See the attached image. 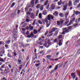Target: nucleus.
Instances as JSON below:
<instances>
[{"label":"nucleus","mask_w":80,"mask_h":80,"mask_svg":"<svg viewBox=\"0 0 80 80\" xmlns=\"http://www.w3.org/2000/svg\"><path fill=\"white\" fill-rule=\"evenodd\" d=\"M55 17H57L58 15V12L57 11H55Z\"/></svg>","instance_id":"72a5a7b5"},{"label":"nucleus","mask_w":80,"mask_h":80,"mask_svg":"<svg viewBox=\"0 0 80 80\" xmlns=\"http://www.w3.org/2000/svg\"><path fill=\"white\" fill-rule=\"evenodd\" d=\"M53 33H51L50 35H47V37H51L52 35H53Z\"/></svg>","instance_id":"3c124183"},{"label":"nucleus","mask_w":80,"mask_h":80,"mask_svg":"<svg viewBox=\"0 0 80 80\" xmlns=\"http://www.w3.org/2000/svg\"><path fill=\"white\" fill-rule=\"evenodd\" d=\"M39 18H42V14L40 13L39 14Z\"/></svg>","instance_id":"de8ad7c7"},{"label":"nucleus","mask_w":80,"mask_h":80,"mask_svg":"<svg viewBox=\"0 0 80 80\" xmlns=\"http://www.w3.org/2000/svg\"><path fill=\"white\" fill-rule=\"evenodd\" d=\"M80 2V0H75V1L73 2V4L74 5H77V3H79Z\"/></svg>","instance_id":"4468645a"},{"label":"nucleus","mask_w":80,"mask_h":80,"mask_svg":"<svg viewBox=\"0 0 80 80\" xmlns=\"http://www.w3.org/2000/svg\"><path fill=\"white\" fill-rule=\"evenodd\" d=\"M34 2H35V0H32L30 2V3L31 5V7L32 8H33L34 7Z\"/></svg>","instance_id":"0eeeda50"},{"label":"nucleus","mask_w":80,"mask_h":80,"mask_svg":"<svg viewBox=\"0 0 80 80\" xmlns=\"http://www.w3.org/2000/svg\"><path fill=\"white\" fill-rule=\"evenodd\" d=\"M29 28H30V27L29 26V27L27 26L25 28L26 29V30H29Z\"/></svg>","instance_id":"603ef678"},{"label":"nucleus","mask_w":80,"mask_h":80,"mask_svg":"<svg viewBox=\"0 0 80 80\" xmlns=\"http://www.w3.org/2000/svg\"><path fill=\"white\" fill-rule=\"evenodd\" d=\"M48 0H47L45 3L44 5H43L44 6H46V5H47V3H48Z\"/></svg>","instance_id":"c756f323"},{"label":"nucleus","mask_w":80,"mask_h":80,"mask_svg":"<svg viewBox=\"0 0 80 80\" xmlns=\"http://www.w3.org/2000/svg\"><path fill=\"white\" fill-rule=\"evenodd\" d=\"M71 77L73 79H75L76 77V75L74 73H72Z\"/></svg>","instance_id":"1a4fd4ad"},{"label":"nucleus","mask_w":80,"mask_h":80,"mask_svg":"<svg viewBox=\"0 0 80 80\" xmlns=\"http://www.w3.org/2000/svg\"><path fill=\"white\" fill-rule=\"evenodd\" d=\"M31 18H34V14H33V13L32 12L31 14Z\"/></svg>","instance_id":"a878e982"},{"label":"nucleus","mask_w":80,"mask_h":80,"mask_svg":"<svg viewBox=\"0 0 80 80\" xmlns=\"http://www.w3.org/2000/svg\"><path fill=\"white\" fill-rule=\"evenodd\" d=\"M64 21L63 19H61L60 21H57V25H58V26H60V25H61L63 24V22Z\"/></svg>","instance_id":"f03ea898"},{"label":"nucleus","mask_w":80,"mask_h":80,"mask_svg":"<svg viewBox=\"0 0 80 80\" xmlns=\"http://www.w3.org/2000/svg\"><path fill=\"white\" fill-rule=\"evenodd\" d=\"M68 4H66L64 6H63V9L64 11H65L67 8V6Z\"/></svg>","instance_id":"f8f14e48"},{"label":"nucleus","mask_w":80,"mask_h":80,"mask_svg":"<svg viewBox=\"0 0 80 80\" xmlns=\"http://www.w3.org/2000/svg\"><path fill=\"white\" fill-rule=\"evenodd\" d=\"M68 22H69V20H68L65 22V25H67V24H68Z\"/></svg>","instance_id":"4d7b16f0"},{"label":"nucleus","mask_w":80,"mask_h":80,"mask_svg":"<svg viewBox=\"0 0 80 80\" xmlns=\"http://www.w3.org/2000/svg\"><path fill=\"white\" fill-rule=\"evenodd\" d=\"M5 47H2V51H0V54H2H2H5Z\"/></svg>","instance_id":"6e6552de"},{"label":"nucleus","mask_w":80,"mask_h":80,"mask_svg":"<svg viewBox=\"0 0 80 80\" xmlns=\"http://www.w3.org/2000/svg\"><path fill=\"white\" fill-rule=\"evenodd\" d=\"M15 3L13 2V3L12 4L10 8H13L14 6H15Z\"/></svg>","instance_id":"bb28decb"},{"label":"nucleus","mask_w":80,"mask_h":80,"mask_svg":"<svg viewBox=\"0 0 80 80\" xmlns=\"http://www.w3.org/2000/svg\"><path fill=\"white\" fill-rule=\"evenodd\" d=\"M41 64V63H38L36 64L35 65L36 66V67H39L40 65Z\"/></svg>","instance_id":"2f4dec72"},{"label":"nucleus","mask_w":80,"mask_h":80,"mask_svg":"<svg viewBox=\"0 0 80 80\" xmlns=\"http://www.w3.org/2000/svg\"><path fill=\"white\" fill-rule=\"evenodd\" d=\"M43 45L46 47H47V42H46Z\"/></svg>","instance_id":"13d9d810"},{"label":"nucleus","mask_w":80,"mask_h":80,"mask_svg":"<svg viewBox=\"0 0 80 80\" xmlns=\"http://www.w3.org/2000/svg\"><path fill=\"white\" fill-rule=\"evenodd\" d=\"M35 62H36V63H40V61H39V60H36L35 61Z\"/></svg>","instance_id":"e2e57ef3"},{"label":"nucleus","mask_w":80,"mask_h":80,"mask_svg":"<svg viewBox=\"0 0 80 80\" xmlns=\"http://www.w3.org/2000/svg\"><path fill=\"white\" fill-rule=\"evenodd\" d=\"M32 37H33V34L32 32L30 33V35H28L27 36L28 38H31Z\"/></svg>","instance_id":"dca6fc26"},{"label":"nucleus","mask_w":80,"mask_h":80,"mask_svg":"<svg viewBox=\"0 0 80 80\" xmlns=\"http://www.w3.org/2000/svg\"><path fill=\"white\" fill-rule=\"evenodd\" d=\"M35 21H36V19L34 20V22L32 23V25H33V26L35 25Z\"/></svg>","instance_id":"c03bdc74"},{"label":"nucleus","mask_w":80,"mask_h":80,"mask_svg":"<svg viewBox=\"0 0 80 80\" xmlns=\"http://www.w3.org/2000/svg\"><path fill=\"white\" fill-rule=\"evenodd\" d=\"M58 6H60V5H61L62 4V0H60L59 2H58Z\"/></svg>","instance_id":"6ab92c4d"},{"label":"nucleus","mask_w":80,"mask_h":80,"mask_svg":"<svg viewBox=\"0 0 80 80\" xmlns=\"http://www.w3.org/2000/svg\"><path fill=\"white\" fill-rule=\"evenodd\" d=\"M27 14L28 15H30V14H31V13L29 12H27Z\"/></svg>","instance_id":"338daca9"},{"label":"nucleus","mask_w":80,"mask_h":80,"mask_svg":"<svg viewBox=\"0 0 80 80\" xmlns=\"http://www.w3.org/2000/svg\"><path fill=\"white\" fill-rule=\"evenodd\" d=\"M72 27L73 26H72L69 27H67V28L68 29V30H70V29H71V28H72Z\"/></svg>","instance_id":"f704fd0d"},{"label":"nucleus","mask_w":80,"mask_h":80,"mask_svg":"<svg viewBox=\"0 0 80 80\" xmlns=\"http://www.w3.org/2000/svg\"><path fill=\"white\" fill-rule=\"evenodd\" d=\"M54 42L55 43H57V39L56 38L54 40Z\"/></svg>","instance_id":"680f3d73"},{"label":"nucleus","mask_w":80,"mask_h":80,"mask_svg":"<svg viewBox=\"0 0 80 80\" xmlns=\"http://www.w3.org/2000/svg\"><path fill=\"white\" fill-rule=\"evenodd\" d=\"M23 65L22 64H21L20 65L19 67V70H21V69H22V68H23Z\"/></svg>","instance_id":"5701e85b"},{"label":"nucleus","mask_w":80,"mask_h":80,"mask_svg":"<svg viewBox=\"0 0 80 80\" xmlns=\"http://www.w3.org/2000/svg\"><path fill=\"white\" fill-rule=\"evenodd\" d=\"M40 4H38V5L36 6V8H37L38 9L39 8H40Z\"/></svg>","instance_id":"a18cd8bd"},{"label":"nucleus","mask_w":80,"mask_h":80,"mask_svg":"<svg viewBox=\"0 0 80 80\" xmlns=\"http://www.w3.org/2000/svg\"><path fill=\"white\" fill-rule=\"evenodd\" d=\"M75 20V18H72V20H70L69 23L67 25V26H69L71 25L72 23H73L74 22V21Z\"/></svg>","instance_id":"20e7f679"},{"label":"nucleus","mask_w":80,"mask_h":80,"mask_svg":"<svg viewBox=\"0 0 80 80\" xmlns=\"http://www.w3.org/2000/svg\"><path fill=\"white\" fill-rule=\"evenodd\" d=\"M28 45H30V43L29 44H28L26 45H22V47L23 48H27V47H28Z\"/></svg>","instance_id":"4be33fe9"},{"label":"nucleus","mask_w":80,"mask_h":80,"mask_svg":"<svg viewBox=\"0 0 80 80\" xmlns=\"http://www.w3.org/2000/svg\"><path fill=\"white\" fill-rule=\"evenodd\" d=\"M51 57H52L50 55H48L46 56V58H48V59H50Z\"/></svg>","instance_id":"473e14b6"},{"label":"nucleus","mask_w":80,"mask_h":80,"mask_svg":"<svg viewBox=\"0 0 80 80\" xmlns=\"http://www.w3.org/2000/svg\"><path fill=\"white\" fill-rule=\"evenodd\" d=\"M15 52V51L14 50V52H13V54L14 56L15 57H16V56H17V53L16 52Z\"/></svg>","instance_id":"c85d7f7f"},{"label":"nucleus","mask_w":80,"mask_h":80,"mask_svg":"<svg viewBox=\"0 0 80 80\" xmlns=\"http://www.w3.org/2000/svg\"><path fill=\"white\" fill-rule=\"evenodd\" d=\"M13 49L15 50V49H17L18 47V43H14L13 44Z\"/></svg>","instance_id":"39448f33"},{"label":"nucleus","mask_w":80,"mask_h":80,"mask_svg":"<svg viewBox=\"0 0 80 80\" xmlns=\"http://www.w3.org/2000/svg\"><path fill=\"white\" fill-rule=\"evenodd\" d=\"M18 62L19 63V64H22V60L20 59L18 60Z\"/></svg>","instance_id":"37998d69"},{"label":"nucleus","mask_w":80,"mask_h":80,"mask_svg":"<svg viewBox=\"0 0 80 80\" xmlns=\"http://www.w3.org/2000/svg\"><path fill=\"white\" fill-rule=\"evenodd\" d=\"M44 20L45 21V22L46 23H48V19H47V18H46Z\"/></svg>","instance_id":"a19ab883"},{"label":"nucleus","mask_w":80,"mask_h":80,"mask_svg":"<svg viewBox=\"0 0 80 80\" xmlns=\"http://www.w3.org/2000/svg\"><path fill=\"white\" fill-rule=\"evenodd\" d=\"M80 3H79V4L78 5V6L76 8H80Z\"/></svg>","instance_id":"052dcab7"},{"label":"nucleus","mask_w":80,"mask_h":80,"mask_svg":"<svg viewBox=\"0 0 80 80\" xmlns=\"http://www.w3.org/2000/svg\"><path fill=\"white\" fill-rule=\"evenodd\" d=\"M56 30H58V28H52V30L49 32V33H52L53 32H54Z\"/></svg>","instance_id":"423d86ee"},{"label":"nucleus","mask_w":80,"mask_h":80,"mask_svg":"<svg viewBox=\"0 0 80 80\" xmlns=\"http://www.w3.org/2000/svg\"><path fill=\"white\" fill-rule=\"evenodd\" d=\"M54 9H55V5L52 4H51V6L50 9L51 10H54Z\"/></svg>","instance_id":"9d476101"},{"label":"nucleus","mask_w":80,"mask_h":80,"mask_svg":"<svg viewBox=\"0 0 80 80\" xmlns=\"http://www.w3.org/2000/svg\"><path fill=\"white\" fill-rule=\"evenodd\" d=\"M59 16L61 17H63V16H64V15L62 13H60L59 14Z\"/></svg>","instance_id":"4c0bfd02"},{"label":"nucleus","mask_w":80,"mask_h":80,"mask_svg":"<svg viewBox=\"0 0 80 80\" xmlns=\"http://www.w3.org/2000/svg\"><path fill=\"white\" fill-rule=\"evenodd\" d=\"M68 12H67L65 13V18H67V16H68Z\"/></svg>","instance_id":"e433bc0d"},{"label":"nucleus","mask_w":80,"mask_h":80,"mask_svg":"<svg viewBox=\"0 0 80 80\" xmlns=\"http://www.w3.org/2000/svg\"><path fill=\"white\" fill-rule=\"evenodd\" d=\"M11 42V41L10 40H8L6 42V43H7V44H10Z\"/></svg>","instance_id":"58836bf2"},{"label":"nucleus","mask_w":80,"mask_h":80,"mask_svg":"<svg viewBox=\"0 0 80 80\" xmlns=\"http://www.w3.org/2000/svg\"><path fill=\"white\" fill-rule=\"evenodd\" d=\"M44 6L43 5H42V6H41V7L40 8V11H42L43 10Z\"/></svg>","instance_id":"7c9ffc66"},{"label":"nucleus","mask_w":80,"mask_h":80,"mask_svg":"<svg viewBox=\"0 0 80 80\" xmlns=\"http://www.w3.org/2000/svg\"><path fill=\"white\" fill-rule=\"evenodd\" d=\"M20 7H21V6H20L18 5V7L16 8L15 10H17L20 9Z\"/></svg>","instance_id":"c9c22d12"},{"label":"nucleus","mask_w":80,"mask_h":80,"mask_svg":"<svg viewBox=\"0 0 80 80\" xmlns=\"http://www.w3.org/2000/svg\"><path fill=\"white\" fill-rule=\"evenodd\" d=\"M35 55V58H36V59H37V58H38V56H37V53H34Z\"/></svg>","instance_id":"79ce46f5"},{"label":"nucleus","mask_w":80,"mask_h":80,"mask_svg":"<svg viewBox=\"0 0 80 80\" xmlns=\"http://www.w3.org/2000/svg\"><path fill=\"white\" fill-rule=\"evenodd\" d=\"M30 31L33 30V26H31V24L29 25Z\"/></svg>","instance_id":"f3484780"},{"label":"nucleus","mask_w":80,"mask_h":80,"mask_svg":"<svg viewBox=\"0 0 80 80\" xmlns=\"http://www.w3.org/2000/svg\"><path fill=\"white\" fill-rule=\"evenodd\" d=\"M75 13L76 15H78V14H80V12L78 11H76L75 12Z\"/></svg>","instance_id":"cd10ccee"},{"label":"nucleus","mask_w":80,"mask_h":80,"mask_svg":"<svg viewBox=\"0 0 80 80\" xmlns=\"http://www.w3.org/2000/svg\"><path fill=\"white\" fill-rule=\"evenodd\" d=\"M4 47H5V48H8V44H5L4 45Z\"/></svg>","instance_id":"864d4df0"},{"label":"nucleus","mask_w":80,"mask_h":80,"mask_svg":"<svg viewBox=\"0 0 80 80\" xmlns=\"http://www.w3.org/2000/svg\"><path fill=\"white\" fill-rule=\"evenodd\" d=\"M70 32L69 30H68L67 28H64L62 29V32L61 33L62 35H65L67 33H68Z\"/></svg>","instance_id":"f257e3e1"},{"label":"nucleus","mask_w":80,"mask_h":80,"mask_svg":"<svg viewBox=\"0 0 80 80\" xmlns=\"http://www.w3.org/2000/svg\"><path fill=\"white\" fill-rule=\"evenodd\" d=\"M34 34H37L38 33V31L37 30H36L35 29H34L33 30Z\"/></svg>","instance_id":"b1692460"},{"label":"nucleus","mask_w":80,"mask_h":80,"mask_svg":"<svg viewBox=\"0 0 80 80\" xmlns=\"http://www.w3.org/2000/svg\"><path fill=\"white\" fill-rule=\"evenodd\" d=\"M51 24V22H49V23L48 24V23H46V27H48Z\"/></svg>","instance_id":"393cba45"},{"label":"nucleus","mask_w":80,"mask_h":80,"mask_svg":"<svg viewBox=\"0 0 80 80\" xmlns=\"http://www.w3.org/2000/svg\"><path fill=\"white\" fill-rule=\"evenodd\" d=\"M8 57H10V58H12V56L9 53H8Z\"/></svg>","instance_id":"ea45409f"},{"label":"nucleus","mask_w":80,"mask_h":80,"mask_svg":"<svg viewBox=\"0 0 80 80\" xmlns=\"http://www.w3.org/2000/svg\"><path fill=\"white\" fill-rule=\"evenodd\" d=\"M29 31H27V32L26 33V35H28V34H29Z\"/></svg>","instance_id":"774afa93"},{"label":"nucleus","mask_w":80,"mask_h":80,"mask_svg":"<svg viewBox=\"0 0 80 80\" xmlns=\"http://www.w3.org/2000/svg\"><path fill=\"white\" fill-rule=\"evenodd\" d=\"M54 16L52 15H49L48 16V19L49 21H50L51 20H53Z\"/></svg>","instance_id":"7ed1b4c3"},{"label":"nucleus","mask_w":80,"mask_h":80,"mask_svg":"<svg viewBox=\"0 0 80 80\" xmlns=\"http://www.w3.org/2000/svg\"><path fill=\"white\" fill-rule=\"evenodd\" d=\"M29 57H30V56H29V55L27 56V58L26 59V60H27V61H28V60H29Z\"/></svg>","instance_id":"09e8293b"},{"label":"nucleus","mask_w":80,"mask_h":80,"mask_svg":"<svg viewBox=\"0 0 80 80\" xmlns=\"http://www.w3.org/2000/svg\"><path fill=\"white\" fill-rule=\"evenodd\" d=\"M28 5H29V3H28L27 5H26V6L25 8V12H27V11L28 10Z\"/></svg>","instance_id":"2eb2a0df"},{"label":"nucleus","mask_w":80,"mask_h":80,"mask_svg":"<svg viewBox=\"0 0 80 80\" xmlns=\"http://www.w3.org/2000/svg\"><path fill=\"white\" fill-rule=\"evenodd\" d=\"M62 39L60 40L59 41L58 45H59V46H61V45H62Z\"/></svg>","instance_id":"aec40b11"},{"label":"nucleus","mask_w":80,"mask_h":80,"mask_svg":"<svg viewBox=\"0 0 80 80\" xmlns=\"http://www.w3.org/2000/svg\"><path fill=\"white\" fill-rule=\"evenodd\" d=\"M12 38H13L14 40H17V35H16L15 34H14L13 36H12Z\"/></svg>","instance_id":"9b49d317"},{"label":"nucleus","mask_w":80,"mask_h":80,"mask_svg":"<svg viewBox=\"0 0 80 80\" xmlns=\"http://www.w3.org/2000/svg\"><path fill=\"white\" fill-rule=\"evenodd\" d=\"M21 29L23 32H25L26 30L25 28H22Z\"/></svg>","instance_id":"69168bd1"},{"label":"nucleus","mask_w":80,"mask_h":80,"mask_svg":"<svg viewBox=\"0 0 80 80\" xmlns=\"http://www.w3.org/2000/svg\"><path fill=\"white\" fill-rule=\"evenodd\" d=\"M42 41H41L40 42H39V44L40 45H43V44H42Z\"/></svg>","instance_id":"0e129e2a"},{"label":"nucleus","mask_w":80,"mask_h":80,"mask_svg":"<svg viewBox=\"0 0 80 80\" xmlns=\"http://www.w3.org/2000/svg\"><path fill=\"white\" fill-rule=\"evenodd\" d=\"M20 10H18V12L17 13L18 14H20Z\"/></svg>","instance_id":"bf43d9fd"},{"label":"nucleus","mask_w":80,"mask_h":80,"mask_svg":"<svg viewBox=\"0 0 80 80\" xmlns=\"http://www.w3.org/2000/svg\"><path fill=\"white\" fill-rule=\"evenodd\" d=\"M63 35H59L58 37V40H60V39H61V38H63Z\"/></svg>","instance_id":"a211bd4d"},{"label":"nucleus","mask_w":80,"mask_h":80,"mask_svg":"<svg viewBox=\"0 0 80 80\" xmlns=\"http://www.w3.org/2000/svg\"><path fill=\"white\" fill-rule=\"evenodd\" d=\"M50 6V3L48 4V5L47 6V7H46V9H47V10H48V8H49V6Z\"/></svg>","instance_id":"49530a36"},{"label":"nucleus","mask_w":80,"mask_h":80,"mask_svg":"<svg viewBox=\"0 0 80 80\" xmlns=\"http://www.w3.org/2000/svg\"><path fill=\"white\" fill-rule=\"evenodd\" d=\"M68 6L69 7H72L73 6L72 5V1H70L68 2Z\"/></svg>","instance_id":"ddd939ff"},{"label":"nucleus","mask_w":80,"mask_h":80,"mask_svg":"<svg viewBox=\"0 0 80 80\" xmlns=\"http://www.w3.org/2000/svg\"><path fill=\"white\" fill-rule=\"evenodd\" d=\"M48 31H47L46 32V33H44V35L45 36H47V34H48Z\"/></svg>","instance_id":"6e6d98bb"},{"label":"nucleus","mask_w":80,"mask_h":80,"mask_svg":"<svg viewBox=\"0 0 80 80\" xmlns=\"http://www.w3.org/2000/svg\"><path fill=\"white\" fill-rule=\"evenodd\" d=\"M4 43V42L3 41H0V45H2V44H3Z\"/></svg>","instance_id":"5fc2aeb1"},{"label":"nucleus","mask_w":80,"mask_h":80,"mask_svg":"<svg viewBox=\"0 0 80 80\" xmlns=\"http://www.w3.org/2000/svg\"><path fill=\"white\" fill-rule=\"evenodd\" d=\"M60 64H59L55 66V68H54V70H57L58 69V65H60Z\"/></svg>","instance_id":"412c9836"},{"label":"nucleus","mask_w":80,"mask_h":80,"mask_svg":"<svg viewBox=\"0 0 80 80\" xmlns=\"http://www.w3.org/2000/svg\"><path fill=\"white\" fill-rule=\"evenodd\" d=\"M38 22L40 24H41V25H42V22H41V21H40V20H38Z\"/></svg>","instance_id":"8fccbe9b"}]
</instances>
